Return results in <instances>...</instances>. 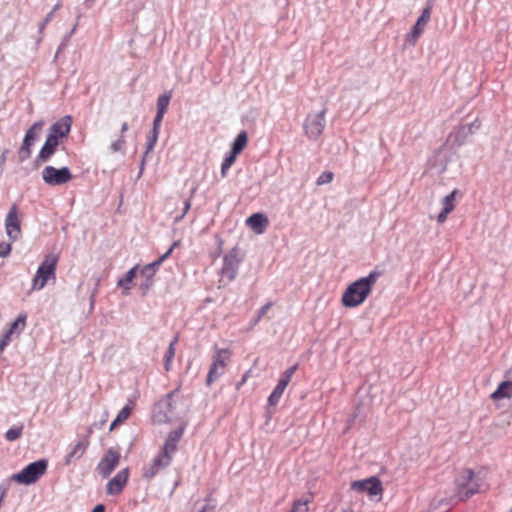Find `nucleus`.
I'll return each mask as SVG.
<instances>
[{"mask_svg": "<svg viewBox=\"0 0 512 512\" xmlns=\"http://www.w3.org/2000/svg\"><path fill=\"white\" fill-rule=\"evenodd\" d=\"M186 425L182 424L178 429L171 431L160 452L153 458L152 462L145 465L142 470V476L146 479L155 477L161 470L168 467L177 450V444L180 441Z\"/></svg>", "mask_w": 512, "mask_h": 512, "instance_id": "1", "label": "nucleus"}, {"mask_svg": "<svg viewBox=\"0 0 512 512\" xmlns=\"http://www.w3.org/2000/svg\"><path fill=\"white\" fill-rule=\"evenodd\" d=\"M380 275V271L373 270L367 276L361 277L349 284L342 294V305L348 308L361 305L371 293L372 287Z\"/></svg>", "mask_w": 512, "mask_h": 512, "instance_id": "2", "label": "nucleus"}, {"mask_svg": "<svg viewBox=\"0 0 512 512\" xmlns=\"http://www.w3.org/2000/svg\"><path fill=\"white\" fill-rule=\"evenodd\" d=\"M59 257L48 254L44 257L32 281V290H42L50 279H56V267Z\"/></svg>", "mask_w": 512, "mask_h": 512, "instance_id": "3", "label": "nucleus"}, {"mask_svg": "<svg viewBox=\"0 0 512 512\" xmlns=\"http://www.w3.org/2000/svg\"><path fill=\"white\" fill-rule=\"evenodd\" d=\"M47 460L41 459L30 463L20 472L10 476L9 481L16 482L22 485H31L35 483L47 469Z\"/></svg>", "mask_w": 512, "mask_h": 512, "instance_id": "4", "label": "nucleus"}, {"mask_svg": "<svg viewBox=\"0 0 512 512\" xmlns=\"http://www.w3.org/2000/svg\"><path fill=\"white\" fill-rule=\"evenodd\" d=\"M230 358V351L227 349H217L213 355V362L209 369L206 383L211 385L218 380L225 372V367Z\"/></svg>", "mask_w": 512, "mask_h": 512, "instance_id": "5", "label": "nucleus"}, {"mask_svg": "<svg viewBox=\"0 0 512 512\" xmlns=\"http://www.w3.org/2000/svg\"><path fill=\"white\" fill-rule=\"evenodd\" d=\"M173 395V392L169 393L155 404L153 409V420L156 423L162 424L173 421Z\"/></svg>", "mask_w": 512, "mask_h": 512, "instance_id": "6", "label": "nucleus"}, {"mask_svg": "<svg viewBox=\"0 0 512 512\" xmlns=\"http://www.w3.org/2000/svg\"><path fill=\"white\" fill-rule=\"evenodd\" d=\"M44 124L43 120L37 121L27 130L19 150V158L21 161H25L30 157L31 148L34 142L39 138Z\"/></svg>", "mask_w": 512, "mask_h": 512, "instance_id": "7", "label": "nucleus"}, {"mask_svg": "<svg viewBox=\"0 0 512 512\" xmlns=\"http://www.w3.org/2000/svg\"><path fill=\"white\" fill-rule=\"evenodd\" d=\"M44 182L50 186H58L68 183L72 179V174L67 167L57 169L53 166H46L42 171Z\"/></svg>", "mask_w": 512, "mask_h": 512, "instance_id": "8", "label": "nucleus"}, {"mask_svg": "<svg viewBox=\"0 0 512 512\" xmlns=\"http://www.w3.org/2000/svg\"><path fill=\"white\" fill-rule=\"evenodd\" d=\"M120 452L109 448L100 459L96 470L103 478H107L120 463Z\"/></svg>", "mask_w": 512, "mask_h": 512, "instance_id": "9", "label": "nucleus"}, {"mask_svg": "<svg viewBox=\"0 0 512 512\" xmlns=\"http://www.w3.org/2000/svg\"><path fill=\"white\" fill-rule=\"evenodd\" d=\"M5 232L11 241H16L21 236V218L17 205H12L5 218Z\"/></svg>", "mask_w": 512, "mask_h": 512, "instance_id": "10", "label": "nucleus"}, {"mask_svg": "<svg viewBox=\"0 0 512 512\" xmlns=\"http://www.w3.org/2000/svg\"><path fill=\"white\" fill-rule=\"evenodd\" d=\"M325 110L309 115L305 121L304 129L310 139H317L325 128Z\"/></svg>", "mask_w": 512, "mask_h": 512, "instance_id": "11", "label": "nucleus"}, {"mask_svg": "<svg viewBox=\"0 0 512 512\" xmlns=\"http://www.w3.org/2000/svg\"><path fill=\"white\" fill-rule=\"evenodd\" d=\"M351 488L358 492H366L370 497H378V499H380L383 490L380 480L376 477L354 481Z\"/></svg>", "mask_w": 512, "mask_h": 512, "instance_id": "12", "label": "nucleus"}, {"mask_svg": "<svg viewBox=\"0 0 512 512\" xmlns=\"http://www.w3.org/2000/svg\"><path fill=\"white\" fill-rule=\"evenodd\" d=\"M432 4L430 1L427 3L426 7L423 9L422 14L417 19L415 25L413 26L410 33L406 36V42L414 45L420 35L423 33L426 25L428 24L431 17Z\"/></svg>", "mask_w": 512, "mask_h": 512, "instance_id": "13", "label": "nucleus"}, {"mask_svg": "<svg viewBox=\"0 0 512 512\" xmlns=\"http://www.w3.org/2000/svg\"><path fill=\"white\" fill-rule=\"evenodd\" d=\"M450 151L451 150L449 146L444 143L443 146L439 148L429 159V168L435 169L438 173H442L446 169L448 162L455 153Z\"/></svg>", "mask_w": 512, "mask_h": 512, "instance_id": "14", "label": "nucleus"}, {"mask_svg": "<svg viewBox=\"0 0 512 512\" xmlns=\"http://www.w3.org/2000/svg\"><path fill=\"white\" fill-rule=\"evenodd\" d=\"M456 482L460 488L466 489L464 491L463 497L465 499L469 498L480 490L479 485L474 481V473L471 469H464L461 471L458 478L456 479Z\"/></svg>", "mask_w": 512, "mask_h": 512, "instance_id": "15", "label": "nucleus"}, {"mask_svg": "<svg viewBox=\"0 0 512 512\" xmlns=\"http://www.w3.org/2000/svg\"><path fill=\"white\" fill-rule=\"evenodd\" d=\"M471 130L463 125H460L457 129L452 131L445 142L447 146L450 148V152H456L459 147H461L471 136Z\"/></svg>", "mask_w": 512, "mask_h": 512, "instance_id": "16", "label": "nucleus"}, {"mask_svg": "<svg viewBox=\"0 0 512 512\" xmlns=\"http://www.w3.org/2000/svg\"><path fill=\"white\" fill-rule=\"evenodd\" d=\"M239 262L238 251L234 248L224 256L222 267L223 277H226L230 281L233 280L236 277Z\"/></svg>", "mask_w": 512, "mask_h": 512, "instance_id": "17", "label": "nucleus"}, {"mask_svg": "<svg viewBox=\"0 0 512 512\" xmlns=\"http://www.w3.org/2000/svg\"><path fill=\"white\" fill-rule=\"evenodd\" d=\"M129 479V469L120 470L106 485L108 495H118L122 492Z\"/></svg>", "mask_w": 512, "mask_h": 512, "instance_id": "18", "label": "nucleus"}, {"mask_svg": "<svg viewBox=\"0 0 512 512\" xmlns=\"http://www.w3.org/2000/svg\"><path fill=\"white\" fill-rule=\"evenodd\" d=\"M71 125H72L71 116H69V115L64 116L51 126V128L49 130V135H54L56 137V139H58V140L60 138H64L69 134Z\"/></svg>", "mask_w": 512, "mask_h": 512, "instance_id": "19", "label": "nucleus"}, {"mask_svg": "<svg viewBox=\"0 0 512 512\" xmlns=\"http://www.w3.org/2000/svg\"><path fill=\"white\" fill-rule=\"evenodd\" d=\"M88 440H79L76 444L71 447L70 452L64 458V464L66 466L79 460L86 452L88 448Z\"/></svg>", "mask_w": 512, "mask_h": 512, "instance_id": "20", "label": "nucleus"}, {"mask_svg": "<svg viewBox=\"0 0 512 512\" xmlns=\"http://www.w3.org/2000/svg\"><path fill=\"white\" fill-rule=\"evenodd\" d=\"M457 193L458 191L455 189L442 199V210L437 217V221L439 223H444L447 219V216L454 210Z\"/></svg>", "mask_w": 512, "mask_h": 512, "instance_id": "21", "label": "nucleus"}, {"mask_svg": "<svg viewBox=\"0 0 512 512\" xmlns=\"http://www.w3.org/2000/svg\"><path fill=\"white\" fill-rule=\"evenodd\" d=\"M59 144V140L56 139L54 135H49L46 138V141L41 148L38 159L41 161H47L50 159V157L54 154L56 147Z\"/></svg>", "mask_w": 512, "mask_h": 512, "instance_id": "22", "label": "nucleus"}, {"mask_svg": "<svg viewBox=\"0 0 512 512\" xmlns=\"http://www.w3.org/2000/svg\"><path fill=\"white\" fill-rule=\"evenodd\" d=\"M246 224L257 234H262L268 225V218L261 213H255L247 218Z\"/></svg>", "mask_w": 512, "mask_h": 512, "instance_id": "23", "label": "nucleus"}, {"mask_svg": "<svg viewBox=\"0 0 512 512\" xmlns=\"http://www.w3.org/2000/svg\"><path fill=\"white\" fill-rule=\"evenodd\" d=\"M178 244L179 242H174L172 246L168 249V251L165 252L158 260L144 266L143 269L141 270V273L147 278H152L155 275L157 268L172 253V251L176 246H178Z\"/></svg>", "mask_w": 512, "mask_h": 512, "instance_id": "24", "label": "nucleus"}, {"mask_svg": "<svg viewBox=\"0 0 512 512\" xmlns=\"http://www.w3.org/2000/svg\"><path fill=\"white\" fill-rule=\"evenodd\" d=\"M512 396V382L503 381L498 388L491 394L493 400H501Z\"/></svg>", "mask_w": 512, "mask_h": 512, "instance_id": "25", "label": "nucleus"}, {"mask_svg": "<svg viewBox=\"0 0 512 512\" xmlns=\"http://www.w3.org/2000/svg\"><path fill=\"white\" fill-rule=\"evenodd\" d=\"M248 143V134L246 131H241L232 143L231 151L233 154H240Z\"/></svg>", "mask_w": 512, "mask_h": 512, "instance_id": "26", "label": "nucleus"}, {"mask_svg": "<svg viewBox=\"0 0 512 512\" xmlns=\"http://www.w3.org/2000/svg\"><path fill=\"white\" fill-rule=\"evenodd\" d=\"M287 386L288 385L285 384L284 381H278V384L276 385V387L274 388V390L272 391L268 398V404L270 406H275L279 402Z\"/></svg>", "mask_w": 512, "mask_h": 512, "instance_id": "27", "label": "nucleus"}, {"mask_svg": "<svg viewBox=\"0 0 512 512\" xmlns=\"http://www.w3.org/2000/svg\"><path fill=\"white\" fill-rule=\"evenodd\" d=\"M132 411V406L130 404L125 405L117 414L116 418L112 421L109 430H114L119 424L126 421Z\"/></svg>", "mask_w": 512, "mask_h": 512, "instance_id": "28", "label": "nucleus"}, {"mask_svg": "<svg viewBox=\"0 0 512 512\" xmlns=\"http://www.w3.org/2000/svg\"><path fill=\"white\" fill-rule=\"evenodd\" d=\"M136 271H137V266L131 268L123 278H120L118 281H117V285L119 287H122L124 288L125 290V294H127V292L131 289V283L133 281V279L135 278V275H136Z\"/></svg>", "mask_w": 512, "mask_h": 512, "instance_id": "29", "label": "nucleus"}, {"mask_svg": "<svg viewBox=\"0 0 512 512\" xmlns=\"http://www.w3.org/2000/svg\"><path fill=\"white\" fill-rule=\"evenodd\" d=\"M26 315L20 314L16 318V320L11 324L9 328V334H17L19 335L26 326Z\"/></svg>", "mask_w": 512, "mask_h": 512, "instance_id": "30", "label": "nucleus"}, {"mask_svg": "<svg viewBox=\"0 0 512 512\" xmlns=\"http://www.w3.org/2000/svg\"><path fill=\"white\" fill-rule=\"evenodd\" d=\"M171 100V93H164L158 97L157 112L165 114Z\"/></svg>", "mask_w": 512, "mask_h": 512, "instance_id": "31", "label": "nucleus"}, {"mask_svg": "<svg viewBox=\"0 0 512 512\" xmlns=\"http://www.w3.org/2000/svg\"><path fill=\"white\" fill-rule=\"evenodd\" d=\"M237 154H233L232 151L225 157L222 165H221V176L225 178L227 176V171L229 168L235 163Z\"/></svg>", "mask_w": 512, "mask_h": 512, "instance_id": "32", "label": "nucleus"}, {"mask_svg": "<svg viewBox=\"0 0 512 512\" xmlns=\"http://www.w3.org/2000/svg\"><path fill=\"white\" fill-rule=\"evenodd\" d=\"M22 432H23L22 424L18 425V426H14V427L10 428L9 430H7V432L5 433V438L7 441L13 442L21 437Z\"/></svg>", "mask_w": 512, "mask_h": 512, "instance_id": "33", "label": "nucleus"}, {"mask_svg": "<svg viewBox=\"0 0 512 512\" xmlns=\"http://www.w3.org/2000/svg\"><path fill=\"white\" fill-rule=\"evenodd\" d=\"M125 145H126L125 137H124V135H120V137L117 140L113 141L110 144L109 148H110L111 152H113V153L121 152L124 154Z\"/></svg>", "mask_w": 512, "mask_h": 512, "instance_id": "34", "label": "nucleus"}, {"mask_svg": "<svg viewBox=\"0 0 512 512\" xmlns=\"http://www.w3.org/2000/svg\"><path fill=\"white\" fill-rule=\"evenodd\" d=\"M308 500L299 499L294 502L292 510L290 512H308Z\"/></svg>", "mask_w": 512, "mask_h": 512, "instance_id": "35", "label": "nucleus"}, {"mask_svg": "<svg viewBox=\"0 0 512 512\" xmlns=\"http://www.w3.org/2000/svg\"><path fill=\"white\" fill-rule=\"evenodd\" d=\"M195 192H196V187L192 189L190 198H188L184 202L183 211L180 215L175 217V222L181 221L184 218V216L186 215V213L189 211V209L191 208V199H192L193 195L195 194Z\"/></svg>", "mask_w": 512, "mask_h": 512, "instance_id": "36", "label": "nucleus"}, {"mask_svg": "<svg viewBox=\"0 0 512 512\" xmlns=\"http://www.w3.org/2000/svg\"><path fill=\"white\" fill-rule=\"evenodd\" d=\"M333 173L330 171H325L320 174V176L317 178V185H324L328 184L333 180Z\"/></svg>", "mask_w": 512, "mask_h": 512, "instance_id": "37", "label": "nucleus"}, {"mask_svg": "<svg viewBox=\"0 0 512 512\" xmlns=\"http://www.w3.org/2000/svg\"><path fill=\"white\" fill-rule=\"evenodd\" d=\"M159 133L153 132L152 135L149 137L147 144H146V152L145 154H148L150 151L154 149V146L158 140Z\"/></svg>", "mask_w": 512, "mask_h": 512, "instance_id": "38", "label": "nucleus"}, {"mask_svg": "<svg viewBox=\"0 0 512 512\" xmlns=\"http://www.w3.org/2000/svg\"><path fill=\"white\" fill-rule=\"evenodd\" d=\"M296 369H297V366H296V365H295V366H292V367H290V368H288V369L285 371V373L281 376V378H280L279 380H280V381H284V382H285V384H287V385H288V384H289V382H290V380H291V378H292V376H293V374L295 373Z\"/></svg>", "mask_w": 512, "mask_h": 512, "instance_id": "39", "label": "nucleus"}, {"mask_svg": "<svg viewBox=\"0 0 512 512\" xmlns=\"http://www.w3.org/2000/svg\"><path fill=\"white\" fill-rule=\"evenodd\" d=\"M177 342V338H175L171 343L169 344L168 350L165 355V359H167V362H172L174 356H175V344Z\"/></svg>", "mask_w": 512, "mask_h": 512, "instance_id": "40", "label": "nucleus"}, {"mask_svg": "<svg viewBox=\"0 0 512 512\" xmlns=\"http://www.w3.org/2000/svg\"><path fill=\"white\" fill-rule=\"evenodd\" d=\"M164 114L157 112L153 121V132L159 133L160 125L163 120Z\"/></svg>", "mask_w": 512, "mask_h": 512, "instance_id": "41", "label": "nucleus"}, {"mask_svg": "<svg viewBox=\"0 0 512 512\" xmlns=\"http://www.w3.org/2000/svg\"><path fill=\"white\" fill-rule=\"evenodd\" d=\"M13 334H9V330L3 335L0 340V353L3 352L5 347L10 343Z\"/></svg>", "mask_w": 512, "mask_h": 512, "instance_id": "42", "label": "nucleus"}, {"mask_svg": "<svg viewBox=\"0 0 512 512\" xmlns=\"http://www.w3.org/2000/svg\"><path fill=\"white\" fill-rule=\"evenodd\" d=\"M53 18V11L49 12L46 17L44 18V20L39 24V27H38V30H39V33L42 34L43 31L45 30L47 24L52 20Z\"/></svg>", "mask_w": 512, "mask_h": 512, "instance_id": "43", "label": "nucleus"}, {"mask_svg": "<svg viewBox=\"0 0 512 512\" xmlns=\"http://www.w3.org/2000/svg\"><path fill=\"white\" fill-rule=\"evenodd\" d=\"M11 252V244L2 242L0 243V257H7Z\"/></svg>", "mask_w": 512, "mask_h": 512, "instance_id": "44", "label": "nucleus"}, {"mask_svg": "<svg viewBox=\"0 0 512 512\" xmlns=\"http://www.w3.org/2000/svg\"><path fill=\"white\" fill-rule=\"evenodd\" d=\"M463 126L469 128L471 130V134L473 135L480 129L481 123L478 119H475L473 122L469 124H463Z\"/></svg>", "mask_w": 512, "mask_h": 512, "instance_id": "45", "label": "nucleus"}, {"mask_svg": "<svg viewBox=\"0 0 512 512\" xmlns=\"http://www.w3.org/2000/svg\"><path fill=\"white\" fill-rule=\"evenodd\" d=\"M8 490H9V484L7 482H2L0 484V505H2V501H3L4 497L6 496Z\"/></svg>", "mask_w": 512, "mask_h": 512, "instance_id": "46", "label": "nucleus"}, {"mask_svg": "<svg viewBox=\"0 0 512 512\" xmlns=\"http://www.w3.org/2000/svg\"><path fill=\"white\" fill-rule=\"evenodd\" d=\"M272 306V303L269 302L267 304H265L258 312V316H257V319H256V322H258L266 313L267 311L270 309V307Z\"/></svg>", "mask_w": 512, "mask_h": 512, "instance_id": "47", "label": "nucleus"}, {"mask_svg": "<svg viewBox=\"0 0 512 512\" xmlns=\"http://www.w3.org/2000/svg\"><path fill=\"white\" fill-rule=\"evenodd\" d=\"M105 508L102 504L97 505L92 512H104Z\"/></svg>", "mask_w": 512, "mask_h": 512, "instance_id": "48", "label": "nucleus"}, {"mask_svg": "<svg viewBox=\"0 0 512 512\" xmlns=\"http://www.w3.org/2000/svg\"><path fill=\"white\" fill-rule=\"evenodd\" d=\"M128 130V124L127 122L122 123L121 125V135H124V133Z\"/></svg>", "mask_w": 512, "mask_h": 512, "instance_id": "49", "label": "nucleus"}, {"mask_svg": "<svg viewBox=\"0 0 512 512\" xmlns=\"http://www.w3.org/2000/svg\"><path fill=\"white\" fill-rule=\"evenodd\" d=\"M95 298H96V296H94V294L90 295V309L91 310H93V308H94Z\"/></svg>", "mask_w": 512, "mask_h": 512, "instance_id": "50", "label": "nucleus"}, {"mask_svg": "<svg viewBox=\"0 0 512 512\" xmlns=\"http://www.w3.org/2000/svg\"><path fill=\"white\" fill-rule=\"evenodd\" d=\"M171 363L172 362H167V359H165V362H164V368L166 371H169L170 368H171Z\"/></svg>", "mask_w": 512, "mask_h": 512, "instance_id": "51", "label": "nucleus"}, {"mask_svg": "<svg viewBox=\"0 0 512 512\" xmlns=\"http://www.w3.org/2000/svg\"><path fill=\"white\" fill-rule=\"evenodd\" d=\"M98 285H99V281L96 283V285H95V287H94V289H93V291L91 293V294H94V296H96V294L98 292Z\"/></svg>", "mask_w": 512, "mask_h": 512, "instance_id": "52", "label": "nucleus"}, {"mask_svg": "<svg viewBox=\"0 0 512 512\" xmlns=\"http://www.w3.org/2000/svg\"><path fill=\"white\" fill-rule=\"evenodd\" d=\"M6 160V156H5V153H3L0 157V166L5 162Z\"/></svg>", "mask_w": 512, "mask_h": 512, "instance_id": "53", "label": "nucleus"}, {"mask_svg": "<svg viewBox=\"0 0 512 512\" xmlns=\"http://www.w3.org/2000/svg\"><path fill=\"white\" fill-rule=\"evenodd\" d=\"M59 8H60V3H57V4L53 7V9H52L53 13H54L56 10H58Z\"/></svg>", "mask_w": 512, "mask_h": 512, "instance_id": "54", "label": "nucleus"}, {"mask_svg": "<svg viewBox=\"0 0 512 512\" xmlns=\"http://www.w3.org/2000/svg\"><path fill=\"white\" fill-rule=\"evenodd\" d=\"M246 379H247V375L245 374V375L243 376V378H242L241 383H239V384H238V387H239L241 384H243V383L246 381Z\"/></svg>", "mask_w": 512, "mask_h": 512, "instance_id": "55", "label": "nucleus"}, {"mask_svg": "<svg viewBox=\"0 0 512 512\" xmlns=\"http://www.w3.org/2000/svg\"><path fill=\"white\" fill-rule=\"evenodd\" d=\"M144 164H145V160L143 159L142 162H141V170L143 169Z\"/></svg>", "mask_w": 512, "mask_h": 512, "instance_id": "56", "label": "nucleus"}, {"mask_svg": "<svg viewBox=\"0 0 512 512\" xmlns=\"http://www.w3.org/2000/svg\"><path fill=\"white\" fill-rule=\"evenodd\" d=\"M205 511H206V509H205V508H203L200 512H205Z\"/></svg>", "mask_w": 512, "mask_h": 512, "instance_id": "57", "label": "nucleus"}, {"mask_svg": "<svg viewBox=\"0 0 512 512\" xmlns=\"http://www.w3.org/2000/svg\"><path fill=\"white\" fill-rule=\"evenodd\" d=\"M509 512H512V507H511V510Z\"/></svg>", "mask_w": 512, "mask_h": 512, "instance_id": "58", "label": "nucleus"}]
</instances>
